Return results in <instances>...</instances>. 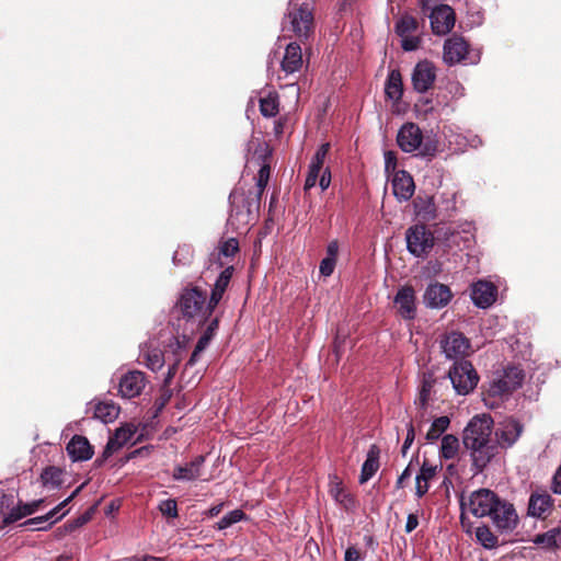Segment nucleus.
<instances>
[{
  "label": "nucleus",
  "instance_id": "nucleus-7",
  "mask_svg": "<svg viewBox=\"0 0 561 561\" xmlns=\"http://www.w3.org/2000/svg\"><path fill=\"white\" fill-rule=\"evenodd\" d=\"M493 425L494 422L490 415L473 416L462 431L463 446L492 439Z\"/></svg>",
  "mask_w": 561,
  "mask_h": 561
},
{
  "label": "nucleus",
  "instance_id": "nucleus-50",
  "mask_svg": "<svg viewBox=\"0 0 561 561\" xmlns=\"http://www.w3.org/2000/svg\"><path fill=\"white\" fill-rule=\"evenodd\" d=\"M158 508L165 518H176L179 516L178 503L175 499L161 501Z\"/></svg>",
  "mask_w": 561,
  "mask_h": 561
},
{
  "label": "nucleus",
  "instance_id": "nucleus-41",
  "mask_svg": "<svg viewBox=\"0 0 561 561\" xmlns=\"http://www.w3.org/2000/svg\"><path fill=\"white\" fill-rule=\"evenodd\" d=\"M95 510H96V505H92L91 507H89L84 513H82L80 516L73 518V519H69L67 520L64 526H62V530L64 533H72L75 531L76 529L82 527L83 525H85L87 523H89L94 513H95Z\"/></svg>",
  "mask_w": 561,
  "mask_h": 561
},
{
  "label": "nucleus",
  "instance_id": "nucleus-4",
  "mask_svg": "<svg viewBox=\"0 0 561 561\" xmlns=\"http://www.w3.org/2000/svg\"><path fill=\"white\" fill-rule=\"evenodd\" d=\"M500 504V496L493 490L480 488L466 495L463 492L459 495L460 511H468L474 517H489L494 513L496 505Z\"/></svg>",
  "mask_w": 561,
  "mask_h": 561
},
{
  "label": "nucleus",
  "instance_id": "nucleus-64",
  "mask_svg": "<svg viewBox=\"0 0 561 561\" xmlns=\"http://www.w3.org/2000/svg\"><path fill=\"white\" fill-rule=\"evenodd\" d=\"M331 184V171L329 168H325L320 176L319 185L322 191H325Z\"/></svg>",
  "mask_w": 561,
  "mask_h": 561
},
{
  "label": "nucleus",
  "instance_id": "nucleus-8",
  "mask_svg": "<svg viewBox=\"0 0 561 561\" xmlns=\"http://www.w3.org/2000/svg\"><path fill=\"white\" fill-rule=\"evenodd\" d=\"M463 447L469 453L471 471L474 476L482 473L492 459L499 454L497 444H495L493 439L477 444L472 443Z\"/></svg>",
  "mask_w": 561,
  "mask_h": 561
},
{
  "label": "nucleus",
  "instance_id": "nucleus-49",
  "mask_svg": "<svg viewBox=\"0 0 561 561\" xmlns=\"http://www.w3.org/2000/svg\"><path fill=\"white\" fill-rule=\"evenodd\" d=\"M330 142L322 144L316 151L309 168L321 171L325 161V158L330 151Z\"/></svg>",
  "mask_w": 561,
  "mask_h": 561
},
{
  "label": "nucleus",
  "instance_id": "nucleus-56",
  "mask_svg": "<svg viewBox=\"0 0 561 561\" xmlns=\"http://www.w3.org/2000/svg\"><path fill=\"white\" fill-rule=\"evenodd\" d=\"M335 265H336V260H333L331 257H324L321 262H320V273L321 275L323 276H330L334 268H335Z\"/></svg>",
  "mask_w": 561,
  "mask_h": 561
},
{
  "label": "nucleus",
  "instance_id": "nucleus-39",
  "mask_svg": "<svg viewBox=\"0 0 561 561\" xmlns=\"http://www.w3.org/2000/svg\"><path fill=\"white\" fill-rule=\"evenodd\" d=\"M449 424L450 420L448 416L443 415L436 417L425 435L426 442L434 443L435 440H437L447 431Z\"/></svg>",
  "mask_w": 561,
  "mask_h": 561
},
{
  "label": "nucleus",
  "instance_id": "nucleus-43",
  "mask_svg": "<svg viewBox=\"0 0 561 561\" xmlns=\"http://www.w3.org/2000/svg\"><path fill=\"white\" fill-rule=\"evenodd\" d=\"M144 359L147 368H149L152 371L160 370L165 363L164 355L161 350L159 348H152L147 351L144 354Z\"/></svg>",
  "mask_w": 561,
  "mask_h": 561
},
{
  "label": "nucleus",
  "instance_id": "nucleus-29",
  "mask_svg": "<svg viewBox=\"0 0 561 561\" xmlns=\"http://www.w3.org/2000/svg\"><path fill=\"white\" fill-rule=\"evenodd\" d=\"M416 215L424 221H432L437 218V209L434 197L431 195H417L413 201Z\"/></svg>",
  "mask_w": 561,
  "mask_h": 561
},
{
  "label": "nucleus",
  "instance_id": "nucleus-5",
  "mask_svg": "<svg viewBox=\"0 0 561 561\" xmlns=\"http://www.w3.org/2000/svg\"><path fill=\"white\" fill-rule=\"evenodd\" d=\"M447 377L458 396L471 393L477 388L480 380L472 363L466 359L456 360L449 368Z\"/></svg>",
  "mask_w": 561,
  "mask_h": 561
},
{
  "label": "nucleus",
  "instance_id": "nucleus-18",
  "mask_svg": "<svg viewBox=\"0 0 561 561\" xmlns=\"http://www.w3.org/2000/svg\"><path fill=\"white\" fill-rule=\"evenodd\" d=\"M293 31L299 38H308L313 30L312 9L307 3H302L291 18Z\"/></svg>",
  "mask_w": 561,
  "mask_h": 561
},
{
  "label": "nucleus",
  "instance_id": "nucleus-11",
  "mask_svg": "<svg viewBox=\"0 0 561 561\" xmlns=\"http://www.w3.org/2000/svg\"><path fill=\"white\" fill-rule=\"evenodd\" d=\"M431 27L435 35L448 34L456 22L455 10L448 4H438L430 13Z\"/></svg>",
  "mask_w": 561,
  "mask_h": 561
},
{
  "label": "nucleus",
  "instance_id": "nucleus-53",
  "mask_svg": "<svg viewBox=\"0 0 561 561\" xmlns=\"http://www.w3.org/2000/svg\"><path fill=\"white\" fill-rule=\"evenodd\" d=\"M180 360H181V358L176 356L174 362L171 365H169L168 373L163 379L161 387H170L172 379L174 378V376L178 373Z\"/></svg>",
  "mask_w": 561,
  "mask_h": 561
},
{
  "label": "nucleus",
  "instance_id": "nucleus-62",
  "mask_svg": "<svg viewBox=\"0 0 561 561\" xmlns=\"http://www.w3.org/2000/svg\"><path fill=\"white\" fill-rule=\"evenodd\" d=\"M362 559V553L358 548L355 546H351L346 549L344 561H359Z\"/></svg>",
  "mask_w": 561,
  "mask_h": 561
},
{
  "label": "nucleus",
  "instance_id": "nucleus-38",
  "mask_svg": "<svg viewBox=\"0 0 561 561\" xmlns=\"http://www.w3.org/2000/svg\"><path fill=\"white\" fill-rule=\"evenodd\" d=\"M561 534L560 528H552L543 534H538L533 539L535 545L541 546L547 550H554L559 547L558 537Z\"/></svg>",
  "mask_w": 561,
  "mask_h": 561
},
{
  "label": "nucleus",
  "instance_id": "nucleus-10",
  "mask_svg": "<svg viewBox=\"0 0 561 561\" xmlns=\"http://www.w3.org/2000/svg\"><path fill=\"white\" fill-rule=\"evenodd\" d=\"M494 511L495 512L491 513L489 517L497 531L501 534H510L517 528L519 517L511 502L500 497V504L496 505Z\"/></svg>",
  "mask_w": 561,
  "mask_h": 561
},
{
  "label": "nucleus",
  "instance_id": "nucleus-22",
  "mask_svg": "<svg viewBox=\"0 0 561 561\" xmlns=\"http://www.w3.org/2000/svg\"><path fill=\"white\" fill-rule=\"evenodd\" d=\"M205 456L198 455L190 462L174 467L172 478L176 481H193L202 476Z\"/></svg>",
  "mask_w": 561,
  "mask_h": 561
},
{
  "label": "nucleus",
  "instance_id": "nucleus-9",
  "mask_svg": "<svg viewBox=\"0 0 561 561\" xmlns=\"http://www.w3.org/2000/svg\"><path fill=\"white\" fill-rule=\"evenodd\" d=\"M525 378L524 370L517 366H508L503 376L494 379L488 389L490 397H503L522 387Z\"/></svg>",
  "mask_w": 561,
  "mask_h": 561
},
{
  "label": "nucleus",
  "instance_id": "nucleus-35",
  "mask_svg": "<svg viewBox=\"0 0 561 561\" xmlns=\"http://www.w3.org/2000/svg\"><path fill=\"white\" fill-rule=\"evenodd\" d=\"M64 471L55 466H48L41 473V482L45 488L56 489L62 484Z\"/></svg>",
  "mask_w": 561,
  "mask_h": 561
},
{
  "label": "nucleus",
  "instance_id": "nucleus-33",
  "mask_svg": "<svg viewBox=\"0 0 561 561\" xmlns=\"http://www.w3.org/2000/svg\"><path fill=\"white\" fill-rule=\"evenodd\" d=\"M460 451L459 438L454 434H446L442 437L439 456L442 459H455Z\"/></svg>",
  "mask_w": 561,
  "mask_h": 561
},
{
  "label": "nucleus",
  "instance_id": "nucleus-24",
  "mask_svg": "<svg viewBox=\"0 0 561 561\" xmlns=\"http://www.w3.org/2000/svg\"><path fill=\"white\" fill-rule=\"evenodd\" d=\"M496 293L497 289L492 283L479 280L473 285L471 298L477 307L488 308L495 301Z\"/></svg>",
  "mask_w": 561,
  "mask_h": 561
},
{
  "label": "nucleus",
  "instance_id": "nucleus-20",
  "mask_svg": "<svg viewBox=\"0 0 561 561\" xmlns=\"http://www.w3.org/2000/svg\"><path fill=\"white\" fill-rule=\"evenodd\" d=\"M391 185L393 195L399 202H408L415 191L414 180L405 170H400L394 173Z\"/></svg>",
  "mask_w": 561,
  "mask_h": 561
},
{
  "label": "nucleus",
  "instance_id": "nucleus-46",
  "mask_svg": "<svg viewBox=\"0 0 561 561\" xmlns=\"http://www.w3.org/2000/svg\"><path fill=\"white\" fill-rule=\"evenodd\" d=\"M243 519H247V514L242 510H233L226 514L218 523L217 528L218 529H226L233 524L241 522Z\"/></svg>",
  "mask_w": 561,
  "mask_h": 561
},
{
  "label": "nucleus",
  "instance_id": "nucleus-19",
  "mask_svg": "<svg viewBox=\"0 0 561 561\" xmlns=\"http://www.w3.org/2000/svg\"><path fill=\"white\" fill-rule=\"evenodd\" d=\"M554 500L546 491L533 492L528 501V514L536 518H547L553 508Z\"/></svg>",
  "mask_w": 561,
  "mask_h": 561
},
{
  "label": "nucleus",
  "instance_id": "nucleus-54",
  "mask_svg": "<svg viewBox=\"0 0 561 561\" xmlns=\"http://www.w3.org/2000/svg\"><path fill=\"white\" fill-rule=\"evenodd\" d=\"M401 47L405 51H412L419 48L420 46V38L416 36H409L405 35L404 37H401Z\"/></svg>",
  "mask_w": 561,
  "mask_h": 561
},
{
  "label": "nucleus",
  "instance_id": "nucleus-60",
  "mask_svg": "<svg viewBox=\"0 0 561 561\" xmlns=\"http://www.w3.org/2000/svg\"><path fill=\"white\" fill-rule=\"evenodd\" d=\"M55 517V512H48L46 515L30 518L26 522L22 524V526H32V525H39L43 523H46Z\"/></svg>",
  "mask_w": 561,
  "mask_h": 561
},
{
  "label": "nucleus",
  "instance_id": "nucleus-17",
  "mask_svg": "<svg viewBox=\"0 0 561 561\" xmlns=\"http://www.w3.org/2000/svg\"><path fill=\"white\" fill-rule=\"evenodd\" d=\"M468 55L469 44L462 36L454 34L445 41L443 58L447 65L454 66L467 60Z\"/></svg>",
  "mask_w": 561,
  "mask_h": 561
},
{
  "label": "nucleus",
  "instance_id": "nucleus-31",
  "mask_svg": "<svg viewBox=\"0 0 561 561\" xmlns=\"http://www.w3.org/2000/svg\"><path fill=\"white\" fill-rule=\"evenodd\" d=\"M379 455L380 449L377 445H371L368 453L367 458L364 461L359 476V483H366L379 469Z\"/></svg>",
  "mask_w": 561,
  "mask_h": 561
},
{
  "label": "nucleus",
  "instance_id": "nucleus-34",
  "mask_svg": "<svg viewBox=\"0 0 561 561\" xmlns=\"http://www.w3.org/2000/svg\"><path fill=\"white\" fill-rule=\"evenodd\" d=\"M121 412V408L112 401L99 402L94 408V417L103 423L115 421Z\"/></svg>",
  "mask_w": 561,
  "mask_h": 561
},
{
  "label": "nucleus",
  "instance_id": "nucleus-52",
  "mask_svg": "<svg viewBox=\"0 0 561 561\" xmlns=\"http://www.w3.org/2000/svg\"><path fill=\"white\" fill-rule=\"evenodd\" d=\"M135 434V431L129 428V427H125V426H122L119 428H117L114 433L113 436H111L114 440H116V443H119L121 444V447H123L125 444H127L134 436Z\"/></svg>",
  "mask_w": 561,
  "mask_h": 561
},
{
  "label": "nucleus",
  "instance_id": "nucleus-57",
  "mask_svg": "<svg viewBox=\"0 0 561 561\" xmlns=\"http://www.w3.org/2000/svg\"><path fill=\"white\" fill-rule=\"evenodd\" d=\"M415 107L419 112H423L424 114L431 113L434 111L433 101L426 96H422L419 99Z\"/></svg>",
  "mask_w": 561,
  "mask_h": 561
},
{
  "label": "nucleus",
  "instance_id": "nucleus-13",
  "mask_svg": "<svg viewBox=\"0 0 561 561\" xmlns=\"http://www.w3.org/2000/svg\"><path fill=\"white\" fill-rule=\"evenodd\" d=\"M524 432V425L514 417H508L501 423V427L495 431L499 449L512 447Z\"/></svg>",
  "mask_w": 561,
  "mask_h": 561
},
{
  "label": "nucleus",
  "instance_id": "nucleus-23",
  "mask_svg": "<svg viewBox=\"0 0 561 561\" xmlns=\"http://www.w3.org/2000/svg\"><path fill=\"white\" fill-rule=\"evenodd\" d=\"M66 449L73 461L89 460L94 454L93 446L82 435H75L67 444Z\"/></svg>",
  "mask_w": 561,
  "mask_h": 561
},
{
  "label": "nucleus",
  "instance_id": "nucleus-42",
  "mask_svg": "<svg viewBox=\"0 0 561 561\" xmlns=\"http://www.w3.org/2000/svg\"><path fill=\"white\" fill-rule=\"evenodd\" d=\"M279 102L276 93H270L260 99V112L264 117H274L278 114Z\"/></svg>",
  "mask_w": 561,
  "mask_h": 561
},
{
  "label": "nucleus",
  "instance_id": "nucleus-37",
  "mask_svg": "<svg viewBox=\"0 0 561 561\" xmlns=\"http://www.w3.org/2000/svg\"><path fill=\"white\" fill-rule=\"evenodd\" d=\"M478 542L485 549L492 550L499 546L497 536L491 530L490 526L482 525L476 529Z\"/></svg>",
  "mask_w": 561,
  "mask_h": 561
},
{
  "label": "nucleus",
  "instance_id": "nucleus-47",
  "mask_svg": "<svg viewBox=\"0 0 561 561\" xmlns=\"http://www.w3.org/2000/svg\"><path fill=\"white\" fill-rule=\"evenodd\" d=\"M271 175V167L268 163H263L260 168L256 176V187L253 188L254 192L263 196L265 187L268 184Z\"/></svg>",
  "mask_w": 561,
  "mask_h": 561
},
{
  "label": "nucleus",
  "instance_id": "nucleus-48",
  "mask_svg": "<svg viewBox=\"0 0 561 561\" xmlns=\"http://www.w3.org/2000/svg\"><path fill=\"white\" fill-rule=\"evenodd\" d=\"M121 444L119 443H116V440H114L112 437L108 438L105 447H104V450L102 451L101 456H99L95 460H94V466L95 467H102L105 461L115 453L117 451L118 449H121Z\"/></svg>",
  "mask_w": 561,
  "mask_h": 561
},
{
  "label": "nucleus",
  "instance_id": "nucleus-36",
  "mask_svg": "<svg viewBox=\"0 0 561 561\" xmlns=\"http://www.w3.org/2000/svg\"><path fill=\"white\" fill-rule=\"evenodd\" d=\"M434 385H435L434 375L432 373H425L422 378L419 397L415 401V403L419 404L420 408L426 409Z\"/></svg>",
  "mask_w": 561,
  "mask_h": 561
},
{
  "label": "nucleus",
  "instance_id": "nucleus-55",
  "mask_svg": "<svg viewBox=\"0 0 561 561\" xmlns=\"http://www.w3.org/2000/svg\"><path fill=\"white\" fill-rule=\"evenodd\" d=\"M414 438H415L414 426H413L412 422H410L408 424V428H407V437H405L404 443H403L402 448H401L402 456L407 455L408 449L411 447V445L414 442Z\"/></svg>",
  "mask_w": 561,
  "mask_h": 561
},
{
  "label": "nucleus",
  "instance_id": "nucleus-28",
  "mask_svg": "<svg viewBox=\"0 0 561 561\" xmlns=\"http://www.w3.org/2000/svg\"><path fill=\"white\" fill-rule=\"evenodd\" d=\"M437 466L430 463L425 459L420 468V472L415 477V495L417 499H422L430 489V481L433 480L437 474Z\"/></svg>",
  "mask_w": 561,
  "mask_h": 561
},
{
  "label": "nucleus",
  "instance_id": "nucleus-14",
  "mask_svg": "<svg viewBox=\"0 0 561 561\" xmlns=\"http://www.w3.org/2000/svg\"><path fill=\"white\" fill-rule=\"evenodd\" d=\"M398 314L404 320H414L416 317V296L411 285L399 288L393 298Z\"/></svg>",
  "mask_w": 561,
  "mask_h": 561
},
{
  "label": "nucleus",
  "instance_id": "nucleus-44",
  "mask_svg": "<svg viewBox=\"0 0 561 561\" xmlns=\"http://www.w3.org/2000/svg\"><path fill=\"white\" fill-rule=\"evenodd\" d=\"M172 396L173 391L170 387H160L159 397L154 400L153 405L151 408L152 419H156L161 414L165 405L170 402Z\"/></svg>",
  "mask_w": 561,
  "mask_h": 561
},
{
  "label": "nucleus",
  "instance_id": "nucleus-51",
  "mask_svg": "<svg viewBox=\"0 0 561 561\" xmlns=\"http://www.w3.org/2000/svg\"><path fill=\"white\" fill-rule=\"evenodd\" d=\"M239 251V242L236 238H229L219 245V254L224 256H233Z\"/></svg>",
  "mask_w": 561,
  "mask_h": 561
},
{
  "label": "nucleus",
  "instance_id": "nucleus-2",
  "mask_svg": "<svg viewBox=\"0 0 561 561\" xmlns=\"http://www.w3.org/2000/svg\"><path fill=\"white\" fill-rule=\"evenodd\" d=\"M262 195L253 190L244 191L241 187H236L229 195L230 216L229 222L234 226H247L253 214L260 209Z\"/></svg>",
  "mask_w": 561,
  "mask_h": 561
},
{
  "label": "nucleus",
  "instance_id": "nucleus-63",
  "mask_svg": "<svg viewBox=\"0 0 561 561\" xmlns=\"http://www.w3.org/2000/svg\"><path fill=\"white\" fill-rule=\"evenodd\" d=\"M419 526V517L416 514H409L405 523V533H412Z\"/></svg>",
  "mask_w": 561,
  "mask_h": 561
},
{
  "label": "nucleus",
  "instance_id": "nucleus-30",
  "mask_svg": "<svg viewBox=\"0 0 561 561\" xmlns=\"http://www.w3.org/2000/svg\"><path fill=\"white\" fill-rule=\"evenodd\" d=\"M329 493L335 502L342 505L346 511H351L355 507L354 496L344 489L342 481L337 477H334L330 481Z\"/></svg>",
  "mask_w": 561,
  "mask_h": 561
},
{
  "label": "nucleus",
  "instance_id": "nucleus-61",
  "mask_svg": "<svg viewBox=\"0 0 561 561\" xmlns=\"http://www.w3.org/2000/svg\"><path fill=\"white\" fill-rule=\"evenodd\" d=\"M551 490L561 495V465L557 468L551 482Z\"/></svg>",
  "mask_w": 561,
  "mask_h": 561
},
{
  "label": "nucleus",
  "instance_id": "nucleus-21",
  "mask_svg": "<svg viewBox=\"0 0 561 561\" xmlns=\"http://www.w3.org/2000/svg\"><path fill=\"white\" fill-rule=\"evenodd\" d=\"M453 297L447 285L440 283L430 284L424 293V302L430 308H443L448 305Z\"/></svg>",
  "mask_w": 561,
  "mask_h": 561
},
{
  "label": "nucleus",
  "instance_id": "nucleus-32",
  "mask_svg": "<svg viewBox=\"0 0 561 561\" xmlns=\"http://www.w3.org/2000/svg\"><path fill=\"white\" fill-rule=\"evenodd\" d=\"M385 93L390 100L398 102L403 94L402 77L399 70H391L388 75Z\"/></svg>",
  "mask_w": 561,
  "mask_h": 561
},
{
  "label": "nucleus",
  "instance_id": "nucleus-58",
  "mask_svg": "<svg viewBox=\"0 0 561 561\" xmlns=\"http://www.w3.org/2000/svg\"><path fill=\"white\" fill-rule=\"evenodd\" d=\"M320 172L321 171H319V170L309 168V171H308V174H307V178L305 181V186H304L305 191H309L310 188H312L316 185Z\"/></svg>",
  "mask_w": 561,
  "mask_h": 561
},
{
  "label": "nucleus",
  "instance_id": "nucleus-3",
  "mask_svg": "<svg viewBox=\"0 0 561 561\" xmlns=\"http://www.w3.org/2000/svg\"><path fill=\"white\" fill-rule=\"evenodd\" d=\"M423 139V133L415 123L403 124L397 135V144L402 151L410 153L419 150L417 156L431 160L437 153V142Z\"/></svg>",
  "mask_w": 561,
  "mask_h": 561
},
{
  "label": "nucleus",
  "instance_id": "nucleus-16",
  "mask_svg": "<svg viewBox=\"0 0 561 561\" xmlns=\"http://www.w3.org/2000/svg\"><path fill=\"white\" fill-rule=\"evenodd\" d=\"M436 80V67L428 60L419 61L412 72L413 89L420 93L428 91Z\"/></svg>",
  "mask_w": 561,
  "mask_h": 561
},
{
  "label": "nucleus",
  "instance_id": "nucleus-26",
  "mask_svg": "<svg viewBox=\"0 0 561 561\" xmlns=\"http://www.w3.org/2000/svg\"><path fill=\"white\" fill-rule=\"evenodd\" d=\"M45 502L44 499L35 500L30 503L20 501L16 507H13L2 519V528L22 519L23 517L34 514Z\"/></svg>",
  "mask_w": 561,
  "mask_h": 561
},
{
  "label": "nucleus",
  "instance_id": "nucleus-27",
  "mask_svg": "<svg viewBox=\"0 0 561 561\" xmlns=\"http://www.w3.org/2000/svg\"><path fill=\"white\" fill-rule=\"evenodd\" d=\"M302 51L297 43H290L286 46L280 67L286 75H291L302 67Z\"/></svg>",
  "mask_w": 561,
  "mask_h": 561
},
{
  "label": "nucleus",
  "instance_id": "nucleus-25",
  "mask_svg": "<svg viewBox=\"0 0 561 561\" xmlns=\"http://www.w3.org/2000/svg\"><path fill=\"white\" fill-rule=\"evenodd\" d=\"M233 266H228L220 272L218 275L210 293L208 301V311H215L216 307L222 299L225 291L227 290L229 283L233 274Z\"/></svg>",
  "mask_w": 561,
  "mask_h": 561
},
{
  "label": "nucleus",
  "instance_id": "nucleus-1",
  "mask_svg": "<svg viewBox=\"0 0 561 561\" xmlns=\"http://www.w3.org/2000/svg\"><path fill=\"white\" fill-rule=\"evenodd\" d=\"M182 318L186 321L196 322L198 327L206 324L214 311H208L206 290L198 286H187L183 289L178 301Z\"/></svg>",
  "mask_w": 561,
  "mask_h": 561
},
{
  "label": "nucleus",
  "instance_id": "nucleus-6",
  "mask_svg": "<svg viewBox=\"0 0 561 561\" xmlns=\"http://www.w3.org/2000/svg\"><path fill=\"white\" fill-rule=\"evenodd\" d=\"M405 240L408 251L416 257H425L435 244L433 232L423 224L408 228Z\"/></svg>",
  "mask_w": 561,
  "mask_h": 561
},
{
  "label": "nucleus",
  "instance_id": "nucleus-45",
  "mask_svg": "<svg viewBox=\"0 0 561 561\" xmlns=\"http://www.w3.org/2000/svg\"><path fill=\"white\" fill-rule=\"evenodd\" d=\"M417 27V20L412 15L405 14L396 23V33L400 37H404L405 35L415 32Z\"/></svg>",
  "mask_w": 561,
  "mask_h": 561
},
{
  "label": "nucleus",
  "instance_id": "nucleus-12",
  "mask_svg": "<svg viewBox=\"0 0 561 561\" xmlns=\"http://www.w3.org/2000/svg\"><path fill=\"white\" fill-rule=\"evenodd\" d=\"M440 347L447 358L461 360L468 354L470 341L462 333L451 331L440 341Z\"/></svg>",
  "mask_w": 561,
  "mask_h": 561
},
{
  "label": "nucleus",
  "instance_id": "nucleus-40",
  "mask_svg": "<svg viewBox=\"0 0 561 561\" xmlns=\"http://www.w3.org/2000/svg\"><path fill=\"white\" fill-rule=\"evenodd\" d=\"M220 318L218 316L214 318H209L207 320V327L204 330L203 334L198 339V351H205V348L209 345L210 341L215 336L218 328H219Z\"/></svg>",
  "mask_w": 561,
  "mask_h": 561
},
{
  "label": "nucleus",
  "instance_id": "nucleus-15",
  "mask_svg": "<svg viewBox=\"0 0 561 561\" xmlns=\"http://www.w3.org/2000/svg\"><path fill=\"white\" fill-rule=\"evenodd\" d=\"M148 380L145 373L140 370H129L121 377L118 392L123 398H136L140 396Z\"/></svg>",
  "mask_w": 561,
  "mask_h": 561
},
{
  "label": "nucleus",
  "instance_id": "nucleus-59",
  "mask_svg": "<svg viewBox=\"0 0 561 561\" xmlns=\"http://www.w3.org/2000/svg\"><path fill=\"white\" fill-rule=\"evenodd\" d=\"M85 483H82L79 485L66 500H64L61 503H59L55 508H53L50 512H55V516L65 507L67 506L84 488Z\"/></svg>",
  "mask_w": 561,
  "mask_h": 561
}]
</instances>
